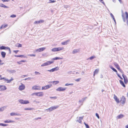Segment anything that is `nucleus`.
Instances as JSON below:
<instances>
[{"label":"nucleus","instance_id":"1","mask_svg":"<svg viewBox=\"0 0 128 128\" xmlns=\"http://www.w3.org/2000/svg\"><path fill=\"white\" fill-rule=\"evenodd\" d=\"M54 62L53 61H47V62H44L41 65V66H47L49 65L50 64H51L52 63Z\"/></svg>","mask_w":128,"mask_h":128},{"label":"nucleus","instance_id":"2","mask_svg":"<svg viewBox=\"0 0 128 128\" xmlns=\"http://www.w3.org/2000/svg\"><path fill=\"white\" fill-rule=\"evenodd\" d=\"M59 107V105H58L56 106H52L50 108H48V109H49V110L50 112L52 110H55L57 109V108Z\"/></svg>","mask_w":128,"mask_h":128},{"label":"nucleus","instance_id":"3","mask_svg":"<svg viewBox=\"0 0 128 128\" xmlns=\"http://www.w3.org/2000/svg\"><path fill=\"white\" fill-rule=\"evenodd\" d=\"M64 48L63 47H59L58 48H54L52 49V52L58 51L60 50H62Z\"/></svg>","mask_w":128,"mask_h":128},{"label":"nucleus","instance_id":"4","mask_svg":"<svg viewBox=\"0 0 128 128\" xmlns=\"http://www.w3.org/2000/svg\"><path fill=\"white\" fill-rule=\"evenodd\" d=\"M0 50H8L9 52V53H10V48L8 47H6L4 46H2L0 47Z\"/></svg>","mask_w":128,"mask_h":128},{"label":"nucleus","instance_id":"5","mask_svg":"<svg viewBox=\"0 0 128 128\" xmlns=\"http://www.w3.org/2000/svg\"><path fill=\"white\" fill-rule=\"evenodd\" d=\"M18 102L22 104H28L29 102L27 100H18Z\"/></svg>","mask_w":128,"mask_h":128},{"label":"nucleus","instance_id":"6","mask_svg":"<svg viewBox=\"0 0 128 128\" xmlns=\"http://www.w3.org/2000/svg\"><path fill=\"white\" fill-rule=\"evenodd\" d=\"M126 101V99L125 97L124 96H122L120 101H119L122 104L124 105L125 104Z\"/></svg>","mask_w":128,"mask_h":128},{"label":"nucleus","instance_id":"7","mask_svg":"<svg viewBox=\"0 0 128 128\" xmlns=\"http://www.w3.org/2000/svg\"><path fill=\"white\" fill-rule=\"evenodd\" d=\"M59 67L58 66L54 68H52L51 70H48V71L50 72H54L55 71H57L59 69Z\"/></svg>","mask_w":128,"mask_h":128},{"label":"nucleus","instance_id":"8","mask_svg":"<svg viewBox=\"0 0 128 128\" xmlns=\"http://www.w3.org/2000/svg\"><path fill=\"white\" fill-rule=\"evenodd\" d=\"M66 89L65 88L59 87L56 89V90L59 91H64Z\"/></svg>","mask_w":128,"mask_h":128},{"label":"nucleus","instance_id":"9","mask_svg":"<svg viewBox=\"0 0 128 128\" xmlns=\"http://www.w3.org/2000/svg\"><path fill=\"white\" fill-rule=\"evenodd\" d=\"M7 88L5 86L0 85V91H4Z\"/></svg>","mask_w":128,"mask_h":128},{"label":"nucleus","instance_id":"10","mask_svg":"<svg viewBox=\"0 0 128 128\" xmlns=\"http://www.w3.org/2000/svg\"><path fill=\"white\" fill-rule=\"evenodd\" d=\"M122 76L124 79L125 83L126 84L128 82V80L126 76L124 75V74H122Z\"/></svg>","mask_w":128,"mask_h":128},{"label":"nucleus","instance_id":"11","mask_svg":"<svg viewBox=\"0 0 128 128\" xmlns=\"http://www.w3.org/2000/svg\"><path fill=\"white\" fill-rule=\"evenodd\" d=\"M25 86L24 84H22L21 85L19 86L18 89L20 90H24L25 88Z\"/></svg>","mask_w":128,"mask_h":128},{"label":"nucleus","instance_id":"12","mask_svg":"<svg viewBox=\"0 0 128 128\" xmlns=\"http://www.w3.org/2000/svg\"><path fill=\"white\" fill-rule=\"evenodd\" d=\"M40 87L39 86H35L32 87V89L34 90H40Z\"/></svg>","mask_w":128,"mask_h":128},{"label":"nucleus","instance_id":"13","mask_svg":"<svg viewBox=\"0 0 128 128\" xmlns=\"http://www.w3.org/2000/svg\"><path fill=\"white\" fill-rule=\"evenodd\" d=\"M46 49V48L43 47L38 49L36 50V51L38 52H42L44 50Z\"/></svg>","mask_w":128,"mask_h":128},{"label":"nucleus","instance_id":"14","mask_svg":"<svg viewBox=\"0 0 128 128\" xmlns=\"http://www.w3.org/2000/svg\"><path fill=\"white\" fill-rule=\"evenodd\" d=\"M34 94H35V95L36 96H41L43 95L42 92H38L37 93H34Z\"/></svg>","mask_w":128,"mask_h":128},{"label":"nucleus","instance_id":"15","mask_svg":"<svg viewBox=\"0 0 128 128\" xmlns=\"http://www.w3.org/2000/svg\"><path fill=\"white\" fill-rule=\"evenodd\" d=\"M51 86V85H48L44 86L42 87V90H46L50 88Z\"/></svg>","mask_w":128,"mask_h":128},{"label":"nucleus","instance_id":"16","mask_svg":"<svg viewBox=\"0 0 128 128\" xmlns=\"http://www.w3.org/2000/svg\"><path fill=\"white\" fill-rule=\"evenodd\" d=\"M114 98L117 103L118 104L120 102L119 99L118 98L117 96L115 94L114 95Z\"/></svg>","mask_w":128,"mask_h":128},{"label":"nucleus","instance_id":"17","mask_svg":"<svg viewBox=\"0 0 128 128\" xmlns=\"http://www.w3.org/2000/svg\"><path fill=\"white\" fill-rule=\"evenodd\" d=\"M7 72L10 74H11L16 72V71L15 70H7Z\"/></svg>","mask_w":128,"mask_h":128},{"label":"nucleus","instance_id":"18","mask_svg":"<svg viewBox=\"0 0 128 128\" xmlns=\"http://www.w3.org/2000/svg\"><path fill=\"white\" fill-rule=\"evenodd\" d=\"M10 115L11 116H20L21 115L20 114H17L14 112H12L10 113Z\"/></svg>","mask_w":128,"mask_h":128},{"label":"nucleus","instance_id":"19","mask_svg":"<svg viewBox=\"0 0 128 128\" xmlns=\"http://www.w3.org/2000/svg\"><path fill=\"white\" fill-rule=\"evenodd\" d=\"M4 122L6 123L14 122L15 121H14L8 120L4 121Z\"/></svg>","mask_w":128,"mask_h":128},{"label":"nucleus","instance_id":"20","mask_svg":"<svg viewBox=\"0 0 128 128\" xmlns=\"http://www.w3.org/2000/svg\"><path fill=\"white\" fill-rule=\"evenodd\" d=\"M83 116L82 117H79V120H78L77 121L80 123H81L82 120L83 119Z\"/></svg>","mask_w":128,"mask_h":128},{"label":"nucleus","instance_id":"21","mask_svg":"<svg viewBox=\"0 0 128 128\" xmlns=\"http://www.w3.org/2000/svg\"><path fill=\"white\" fill-rule=\"evenodd\" d=\"M79 49H76L74 50L72 52V54H75L77 53L79 51Z\"/></svg>","mask_w":128,"mask_h":128},{"label":"nucleus","instance_id":"22","mask_svg":"<svg viewBox=\"0 0 128 128\" xmlns=\"http://www.w3.org/2000/svg\"><path fill=\"white\" fill-rule=\"evenodd\" d=\"M70 40H67L66 41H65L62 42V45H66L67 44V43L68 42H69Z\"/></svg>","mask_w":128,"mask_h":128},{"label":"nucleus","instance_id":"23","mask_svg":"<svg viewBox=\"0 0 128 128\" xmlns=\"http://www.w3.org/2000/svg\"><path fill=\"white\" fill-rule=\"evenodd\" d=\"M99 70L98 69H96L94 72L93 76H94L95 75L97 74Z\"/></svg>","mask_w":128,"mask_h":128},{"label":"nucleus","instance_id":"24","mask_svg":"<svg viewBox=\"0 0 128 128\" xmlns=\"http://www.w3.org/2000/svg\"><path fill=\"white\" fill-rule=\"evenodd\" d=\"M114 65L115 66L116 68L118 69L119 70L120 68V66L116 62L114 63Z\"/></svg>","mask_w":128,"mask_h":128},{"label":"nucleus","instance_id":"25","mask_svg":"<svg viewBox=\"0 0 128 128\" xmlns=\"http://www.w3.org/2000/svg\"><path fill=\"white\" fill-rule=\"evenodd\" d=\"M120 84L124 87H126V86L124 84L123 81L121 80H120Z\"/></svg>","mask_w":128,"mask_h":128},{"label":"nucleus","instance_id":"26","mask_svg":"<svg viewBox=\"0 0 128 128\" xmlns=\"http://www.w3.org/2000/svg\"><path fill=\"white\" fill-rule=\"evenodd\" d=\"M0 6L3 7L4 8H8V7L6 6H5V5L2 4H0Z\"/></svg>","mask_w":128,"mask_h":128},{"label":"nucleus","instance_id":"27","mask_svg":"<svg viewBox=\"0 0 128 128\" xmlns=\"http://www.w3.org/2000/svg\"><path fill=\"white\" fill-rule=\"evenodd\" d=\"M62 59V58H60L58 57H56L54 58H53L52 60H58Z\"/></svg>","mask_w":128,"mask_h":128},{"label":"nucleus","instance_id":"28","mask_svg":"<svg viewBox=\"0 0 128 128\" xmlns=\"http://www.w3.org/2000/svg\"><path fill=\"white\" fill-rule=\"evenodd\" d=\"M110 67L112 69L113 71H114V72H117V70L114 68L112 66H110Z\"/></svg>","mask_w":128,"mask_h":128},{"label":"nucleus","instance_id":"29","mask_svg":"<svg viewBox=\"0 0 128 128\" xmlns=\"http://www.w3.org/2000/svg\"><path fill=\"white\" fill-rule=\"evenodd\" d=\"M59 82V81H54L53 82H51V83H52L56 85Z\"/></svg>","mask_w":128,"mask_h":128},{"label":"nucleus","instance_id":"30","mask_svg":"<svg viewBox=\"0 0 128 128\" xmlns=\"http://www.w3.org/2000/svg\"><path fill=\"white\" fill-rule=\"evenodd\" d=\"M123 116H124L123 114H120L117 117L118 118L120 119L122 118Z\"/></svg>","mask_w":128,"mask_h":128},{"label":"nucleus","instance_id":"31","mask_svg":"<svg viewBox=\"0 0 128 128\" xmlns=\"http://www.w3.org/2000/svg\"><path fill=\"white\" fill-rule=\"evenodd\" d=\"M26 62V60H21L19 62H17V63L19 64H22V62Z\"/></svg>","mask_w":128,"mask_h":128},{"label":"nucleus","instance_id":"32","mask_svg":"<svg viewBox=\"0 0 128 128\" xmlns=\"http://www.w3.org/2000/svg\"><path fill=\"white\" fill-rule=\"evenodd\" d=\"M6 107L4 106L0 108V112H2L4 110Z\"/></svg>","mask_w":128,"mask_h":128},{"label":"nucleus","instance_id":"33","mask_svg":"<svg viewBox=\"0 0 128 128\" xmlns=\"http://www.w3.org/2000/svg\"><path fill=\"white\" fill-rule=\"evenodd\" d=\"M14 80V79L12 78H11L10 80H8H8L7 81V83H10L11 81H12Z\"/></svg>","mask_w":128,"mask_h":128},{"label":"nucleus","instance_id":"34","mask_svg":"<svg viewBox=\"0 0 128 128\" xmlns=\"http://www.w3.org/2000/svg\"><path fill=\"white\" fill-rule=\"evenodd\" d=\"M0 79L1 80H4V81L5 82H7V81L8 80V78H6L5 77H3V78H0Z\"/></svg>","mask_w":128,"mask_h":128},{"label":"nucleus","instance_id":"35","mask_svg":"<svg viewBox=\"0 0 128 128\" xmlns=\"http://www.w3.org/2000/svg\"><path fill=\"white\" fill-rule=\"evenodd\" d=\"M1 54L2 56H5L6 55V53L4 52H1Z\"/></svg>","mask_w":128,"mask_h":128},{"label":"nucleus","instance_id":"36","mask_svg":"<svg viewBox=\"0 0 128 128\" xmlns=\"http://www.w3.org/2000/svg\"><path fill=\"white\" fill-rule=\"evenodd\" d=\"M125 14L126 15V18L127 20L128 19V13L127 12H126Z\"/></svg>","mask_w":128,"mask_h":128},{"label":"nucleus","instance_id":"37","mask_svg":"<svg viewBox=\"0 0 128 128\" xmlns=\"http://www.w3.org/2000/svg\"><path fill=\"white\" fill-rule=\"evenodd\" d=\"M84 124L86 126V128H89L90 127L87 124H86L85 122H84Z\"/></svg>","mask_w":128,"mask_h":128},{"label":"nucleus","instance_id":"38","mask_svg":"<svg viewBox=\"0 0 128 128\" xmlns=\"http://www.w3.org/2000/svg\"><path fill=\"white\" fill-rule=\"evenodd\" d=\"M49 2H48V3H52L54 2H56V1L55 0H49Z\"/></svg>","mask_w":128,"mask_h":128},{"label":"nucleus","instance_id":"39","mask_svg":"<svg viewBox=\"0 0 128 128\" xmlns=\"http://www.w3.org/2000/svg\"><path fill=\"white\" fill-rule=\"evenodd\" d=\"M0 125L1 126H7V124L3 123H1Z\"/></svg>","mask_w":128,"mask_h":128},{"label":"nucleus","instance_id":"40","mask_svg":"<svg viewBox=\"0 0 128 128\" xmlns=\"http://www.w3.org/2000/svg\"><path fill=\"white\" fill-rule=\"evenodd\" d=\"M99 0L102 3L104 6H106L105 3L104 2H103V0Z\"/></svg>","mask_w":128,"mask_h":128},{"label":"nucleus","instance_id":"41","mask_svg":"<svg viewBox=\"0 0 128 128\" xmlns=\"http://www.w3.org/2000/svg\"><path fill=\"white\" fill-rule=\"evenodd\" d=\"M34 73H35V74L36 75H39V74H40V72H36V71H35V72Z\"/></svg>","mask_w":128,"mask_h":128},{"label":"nucleus","instance_id":"42","mask_svg":"<svg viewBox=\"0 0 128 128\" xmlns=\"http://www.w3.org/2000/svg\"><path fill=\"white\" fill-rule=\"evenodd\" d=\"M32 110V108H26L24 109V110Z\"/></svg>","mask_w":128,"mask_h":128},{"label":"nucleus","instance_id":"43","mask_svg":"<svg viewBox=\"0 0 128 128\" xmlns=\"http://www.w3.org/2000/svg\"><path fill=\"white\" fill-rule=\"evenodd\" d=\"M73 84H69L68 83H66L65 84V86H68L70 85H73Z\"/></svg>","mask_w":128,"mask_h":128},{"label":"nucleus","instance_id":"44","mask_svg":"<svg viewBox=\"0 0 128 128\" xmlns=\"http://www.w3.org/2000/svg\"><path fill=\"white\" fill-rule=\"evenodd\" d=\"M95 58V56H91L88 59V60L90 59V60H92Z\"/></svg>","mask_w":128,"mask_h":128},{"label":"nucleus","instance_id":"45","mask_svg":"<svg viewBox=\"0 0 128 128\" xmlns=\"http://www.w3.org/2000/svg\"><path fill=\"white\" fill-rule=\"evenodd\" d=\"M10 17L12 18H14L16 17V15L14 14H12L10 16Z\"/></svg>","mask_w":128,"mask_h":128},{"label":"nucleus","instance_id":"46","mask_svg":"<svg viewBox=\"0 0 128 128\" xmlns=\"http://www.w3.org/2000/svg\"><path fill=\"white\" fill-rule=\"evenodd\" d=\"M96 116L97 117V118H98V119H99L100 118V117H99V115L97 113H96Z\"/></svg>","mask_w":128,"mask_h":128},{"label":"nucleus","instance_id":"47","mask_svg":"<svg viewBox=\"0 0 128 128\" xmlns=\"http://www.w3.org/2000/svg\"><path fill=\"white\" fill-rule=\"evenodd\" d=\"M39 20L38 21H36L34 22V24H38L39 23Z\"/></svg>","mask_w":128,"mask_h":128},{"label":"nucleus","instance_id":"48","mask_svg":"<svg viewBox=\"0 0 128 128\" xmlns=\"http://www.w3.org/2000/svg\"><path fill=\"white\" fill-rule=\"evenodd\" d=\"M39 22H40L39 23H42L44 22V20H39Z\"/></svg>","mask_w":128,"mask_h":128},{"label":"nucleus","instance_id":"49","mask_svg":"<svg viewBox=\"0 0 128 128\" xmlns=\"http://www.w3.org/2000/svg\"><path fill=\"white\" fill-rule=\"evenodd\" d=\"M87 98V97H86L83 98L82 99V102H83Z\"/></svg>","mask_w":128,"mask_h":128},{"label":"nucleus","instance_id":"50","mask_svg":"<svg viewBox=\"0 0 128 128\" xmlns=\"http://www.w3.org/2000/svg\"><path fill=\"white\" fill-rule=\"evenodd\" d=\"M18 44V45L17 46L18 48L21 47H22V44Z\"/></svg>","mask_w":128,"mask_h":128},{"label":"nucleus","instance_id":"51","mask_svg":"<svg viewBox=\"0 0 128 128\" xmlns=\"http://www.w3.org/2000/svg\"><path fill=\"white\" fill-rule=\"evenodd\" d=\"M50 98H54L55 99H56L57 98V97H56V96L50 97Z\"/></svg>","mask_w":128,"mask_h":128},{"label":"nucleus","instance_id":"52","mask_svg":"<svg viewBox=\"0 0 128 128\" xmlns=\"http://www.w3.org/2000/svg\"><path fill=\"white\" fill-rule=\"evenodd\" d=\"M110 15L112 17V18H114V15L112 13H111L110 14Z\"/></svg>","mask_w":128,"mask_h":128},{"label":"nucleus","instance_id":"53","mask_svg":"<svg viewBox=\"0 0 128 128\" xmlns=\"http://www.w3.org/2000/svg\"><path fill=\"white\" fill-rule=\"evenodd\" d=\"M120 72H121L122 73L123 72V71L120 68L119 70H118Z\"/></svg>","mask_w":128,"mask_h":128},{"label":"nucleus","instance_id":"54","mask_svg":"<svg viewBox=\"0 0 128 128\" xmlns=\"http://www.w3.org/2000/svg\"><path fill=\"white\" fill-rule=\"evenodd\" d=\"M28 76V75H23L22 76H21L22 78H24V77H25L27 76Z\"/></svg>","mask_w":128,"mask_h":128},{"label":"nucleus","instance_id":"55","mask_svg":"<svg viewBox=\"0 0 128 128\" xmlns=\"http://www.w3.org/2000/svg\"><path fill=\"white\" fill-rule=\"evenodd\" d=\"M8 25L7 24H5L4 26H3V28H6L7 26Z\"/></svg>","mask_w":128,"mask_h":128},{"label":"nucleus","instance_id":"56","mask_svg":"<svg viewBox=\"0 0 128 128\" xmlns=\"http://www.w3.org/2000/svg\"><path fill=\"white\" fill-rule=\"evenodd\" d=\"M3 2H8L9 1V0H1Z\"/></svg>","mask_w":128,"mask_h":128},{"label":"nucleus","instance_id":"57","mask_svg":"<svg viewBox=\"0 0 128 128\" xmlns=\"http://www.w3.org/2000/svg\"><path fill=\"white\" fill-rule=\"evenodd\" d=\"M122 18H124L125 17L124 16V14L123 13V12L122 11Z\"/></svg>","mask_w":128,"mask_h":128},{"label":"nucleus","instance_id":"58","mask_svg":"<svg viewBox=\"0 0 128 128\" xmlns=\"http://www.w3.org/2000/svg\"><path fill=\"white\" fill-rule=\"evenodd\" d=\"M118 76L122 80L123 78H122L121 76L119 74H118Z\"/></svg>","mask_w":128,"mask_h":128},{"label":"nucleus","instance_id":"59","mask_svg":"<svg viewBox=\"0 0 128 128\" xmlns=\"http://www.w3.org/2000/svg\"><path fill=\"white\" fill-rule=\"evenodd\" d=\"M80 78H79L77 79L76 80H76V82H78L80 80Z\"/></svg>","mask_w":128,"mask_h":128},{"label":"nucleus","instance_id":"60","mask_svg":"<svg viewBox=\"0 0 128 128\" xmlns=\"http://www.w3.org/2000/svg\"><path fill=\"white\" fill-rule=\"evenodd\" d=\"M18 51V50L14 51V52L15 53V54H16Z\"/></svg>","mask_w":128,"mask_h":128},{"label":"nucleus","instance_id":"61","mask_svg":"<svg viewBox=\"0 0 128 128\" xmlns=\"http://www.w3.org/2000/svg\"><path fill=\"white\" fill-rule=\"evenodd\" d=\"M122 19L124 22H126L125 17L122 18Z\"/></svg>","mask_w":128,"mask_h":128},{"label":"nucleus","instance_id":"62","mask_svg":"<svg viewBox=\"0 0 128 128\" xmlns=\"http://www.w3.org/2000/svg\"><path fill=\"white\" fill-rule=\"evenodd\" d=\"M3 26H4V25H2L0 27V29H2V28H3Z\"/></svg>","mask_w":128,"mask_h":128},{"label":"nucleus","instance_id":"63","mask_svg":"<svg viewBox=\"0 0 128 128\" xmlns=\"http://www.w3.org/2000/svg\"><path fill=\"white\" fill-rule=\"evenodd\" d=\"M82 102V100H79V103L82 102Z\"/></svg>","mask_w":128,"mask_h":128},{"label":"nucleus","instance_id":"64","mask_svg":"<svg viewBox=\"0 0 128 128\" xmlns=\"http://www.w3.org/2000/svg\"><path fill=\"white\" fill-rule=\"evenodd\" d=\"M41 119V118L40 117H38L37 118H36L35 119L36 120H37L39 119Z\"/></svg>","mask_w":128,"mask_h":128}]
</instances>
